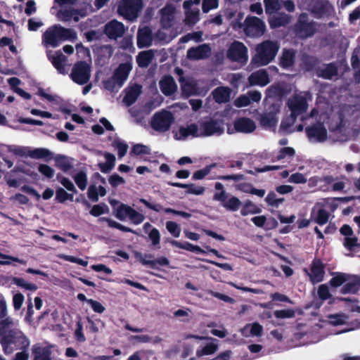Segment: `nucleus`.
I'll return each mask as SVG.
<instances>
[{
  "label": "nucleus",
  "mask_w": 360,
  "mask_h": 360,
  "mask_svg": "<svg viewBox=\"0 0 360 360\" xmlns=\"http://www.w3.org/2000/svg\"><path fill=\"white\" fill-rule=\"evenodd\" d=\"M317 23L313 20L309 21L307 13H301L293 25V32L296 37L300 39H307L313 37L317 31Z\"/></svg>",
  "instance_id": "obj_3"
},
{
  "label": "nucleus",
  "mask_w": 360,
  "mask_h": 360,
  "mask_svg": "<svg viewBox=\"0 0 360 360\" xmlns=\"http://www.w3.org/2000/svg\"><path fill=\"white\" fill-rule=\"evenodd\" d=\"M179 133L181 136L186 138L188 136H192L193 137H200L201 136V132L200 129H198V127L196 124H191L188 125L186 127H181L179 129Z\"/></svg>",
  "instance_id": "obj_39"
},
{
  "label": "nucleus",
  "mask_w": 360,
  "mask_h": 360,
  "mask_svg": "<svg viewBox=\"0 0 360 360\" xmlns=\"http://www.w3.org/2000/svg\"><path fill=\"white\" fill-rule=\"evenodd\" d=\"M154 58L153 50L143 51L136 56V63L139 67L146 68L151 63Z\"/></svg>",
  "instance_id": "obj_33"
},
{
  "label": "nucleus",
  "mask_w": 360,
  "mask_h": 360,
  "mask_svg": "<svg viewBox=\"0 0 360 360\" xmlns=\"http://www.w3.org/2000/svg\"><path fill=\"white\" fill-rule=\"evenodd\" d=\"M11 283L16 285L18 287H20L22 288L29 290L31 291H35L38 289V287L37 285H35L34 283H27L22 278L13 277L11 278Z\"/></svg>",
  "instance_id": "obj_51"
},
{
  "label": "nucleus",
  "mask_w": 360,
  "mask_h": 360,
  "mask_svg": "<svg viewBox=\"0 0 360 360\" xmlns=\"http://www.w3.org/2000/svg\"><path fill=\"white\" fill-rule=\"evenodd\" d=\"M132 69V65L129 62L120 63L115 70L112 76L119 82V86L122 87L127 79Z\"/></svg>",
  "instance_id": "obj_19"
},
{
  "label": "nucleus",
  "mask_w": 360,
  "mask_h": 360,
  "mask_svg": "<svg viewBox=\"0 0 360 360\" xmlns=\"http://www.w3.org/2000/svg\"><path fill=\"white\" fill-rule=\"evenodd\" d=\"M56 166L60 169L62 171L66 172L72 168V165L68 158L60 155L55 158Z\"/></svg>",
  "instance_id": "obj_49"
},
{
  "label": "nucleus",
  "mask_w": 360,
  "mask_h": 360,
  "mask_svg": "<svg viewBox=\"0 0 360 360\" xmlns=\"http://www.w3.org/2000/svg\"><path fill=\"white\" fill-rule=\"evenodd\" d=\"M135 258L143 265L148 266L153 269H160L158 266H167L169 261L166 257H160L155 259H151L153 257L152 254H142L140 252H134Z\"/></svg>",
  "instance_id": "obj_10"
},
{
  "label": "nucleus",
  "mask_w": 360,
  "mask_h": 360,
  "mask_svg": "<svg viewBox=\"0 0 360 360\" xmlns=\"http://www.w3.org/2000/svg\"><path fill=\"white\" fill-rule=\"evenodd\" d=\"M112 146L117 150V154L120 158H122L127 154L129 148L126 143L122 141L119 139H115L112 141Z\"/></svg>",
  "instance_id": "obj_54"
},
{
  "label": "nucleus",
  "mask_w": 360,
  "mask_h": 360,
  "mask_svg": "<svg viewBox=\"0 0 360 360\" xmlns=\"http://www.w3.org/2000/svg\"><path fill=\"white\" fill-rule=\"evenodd\" d=\"M110 210L108 205L104 202H101L100 204L94 205L89 211V214L94 217H99L101 214H108Z\"/></svg>",
  "instance_id": "obj_55"
},
{
  "label": "nucleus",
  "mask_w": 360,
  "mask_h": 360,
  "mask_svg": "<svg viewBox=\"0 0 360 360\" xmlns=\"http://www.w3.org/2000/svg\"><path fill=\"white\" fill-rule=\"evenodd\" d=\"M201 136H219L224 131V122L221 119L210 117L200 122Z\"/></svg>",
  "instance_id": "obj_8"
},
{
  "label": "nucleus",
  "mask_w": 360,
  "mask_h": 360,
  "mask_svg": "<svg viewBox=\"0 0 360 360\" xmlns=\"http://www.w3.org/2000/svg\"><path fill=\"white\" fill-rule=\"evenodd\" d=\"M142 86L140 84H134L126 91V94L123 98V102L127 106L134 104L141 93Z\"/></svg>",
  "instance_id": "obj_30"
},
{
  "label": "nucleus",
  "mask_w": 360,
  "mask_h": 360,
  "mask_svg": "<svg viewBox=\"0 0 360 360\" xmlns=\"http://www.w3.org/2000/svg\"><path fill=\"white\" fill-rule=\"evenodd\" d=\"M360 290V276L356 275H350V278L340 289V292L346 294H357Z\"/></svg>",
  "instance_id": "obj_22"
},
{
  "label": "nucleus",
  "mask_w": 360,
  "mask_h": 360,
  "mask_svg": "<svg viewBox=\"0 0 360 360\" xmlns=\"http://www.w3.org/2000/svg\"><path fill=\"white\" fill-rule=\"evenodd\" d=\"M166 229L174 237H179L181 233V228L177 223L172 221H167Z\"/></svg>",
  "instance_id": "obj_64"
},
{
  "label": "nucleus",
  "mask_w": 360,
  "mask_h": 360,
  "mask_svg": "<svg viewBox=\"0 0 360 360\" xmlns=\"http://www.w3.org/2000/svg\"><path fill=\"white\" fill-rule=\"evenodd\" d=\"M266 202L272 207H278L284 202L283 198H277L274 191H270L265 198Z\"/></svg>",
  "instance_id": "obj_56"
},
{
  "label": "nucleus",
  "mask_w": 360,
  "mask_h": 360,
  "mask_svg": "<svg viewBox=\"0 0 360 360\" xmlns=\"http://www.w3.org/2000/svg\"><path fill=\"white\" fill-rule=\"evenodd\" d=\"M211 49L208 44H203L196 47H191L187 51V58L192 60L205 59L209 57Z\"/></svg>",
  "instance_id": "obj_18"
},
{
  "label": "nucleus",
  "mask_w": 360,
  "mask_h": 360,
  "mask_svg": "<svg viewBox=\"0 0 360 360\" xmlns=\"http://www.w3.org/2000/svg\"><path fill=\"white\" fill-rule=\"evenodd\" d=\"M330 215V212L323 208L319 209L316 212L313 208L311 212V220L320 226H323L328 223Z\"/></svg>",
  "instance_id": "obj_32"
},
{
  "label": "nucleus",
  "mask_w": 360,
  "mask_h": 360,
  "mask_svg": "<svg viewBox=\"0 0 360 360\" xmlns=\"http://www.w3.org/2000/svg\"><path fill=\"white\" fill-rule=\"evenodd\" d=\"M349 274L342 272H335L333 273V276L330 280L329 283L333 288H338L349 281Z\"/></svg>",
  "instance_id": "obj_38"
},
{
  "label": "nucleus",
  "mask_w": 360,
  "mask_h": 360,
  "mask_svg": "<svg viewBox=\"0 0 360 360\" xmlns=\"http://www.w3.org/2000/svg\"><path fill=\"white\" fill-rule=\"evenodd\" d=\"M234 129L238 132L252 133L256 129L255 122L248 117H239L234 122Z\"/></svg>",
  "instance_id": "obj_20"
},
{
  "label": "nucleus",
  "mask_w": 360,
  "mask_h": 360,
  "mask_svg": "<svg viewBox=\"0 0 360 360\" xmlns=\"http://www.w3.org/2000/svg\"><path fill=\"white\" fill-rule=\"evenodd\" d=\"M103 87L105 89L109 91L110 92L117 91L121 87L119 86V82L112 75L108 79L104 80L103 82Z\"/></svg>",
  "instance_id": "obj_58"
},
{
  "label": "nucleus",
  "mask_w": 360,
  "mask_h": 360,
  "mask_svg": "<svg viewBox=\"0 0 360 360\" xmlns=\"http://www.w3.org/2000/svg\"><path fill=\"white\" fill-rule=\"evenodd\" d=\"M73 179L78 188L84 191L88 184V178L86 172L84 170L79 171L74 176Z\"/></svg>",
  "instance_id": "obj_46"
},
{
  "label": "nucleus",
  "mask_w": 360,
  "mask_h": 360,
  "mask_svg": "<svg viewBox=\"0 0 360 360\" xmlns=\"http://www.w3.org/2000/svg\"><path fill=\"white\" fill-rule=\"evenodd\" d=\"M245 32L248 35H262L265 31L264 22L257 17L247 18L245 21Z\"/></svg>",
  "instance_id": "obj_14"
},
{
  "label": "nucleus",
  "mask_w": 360,
  "mask_h": 360,
  "mask_svg": "<svg viewBox=\"0 0 360 360\" xmlns=\"http://www.w3.org/2000/svg\"><path fill=\"white\" fill-rule=\"evenodd\" d=\"M70 76L76 84L84 85L90 79L91 67L84 60L78 61L74 65Z\"/></svg>",
  "instance_id": "obj_7"
},
{
  "label": "nucleus",
  "mask_w": 360,
  "mask_h": 360,
  "mask_svg": "<svg viewBox=\"0 0 360 360\" xmlns=\"http://www.w3.org/2000/svg\"><path fill=\"white\" fill-rule=\"evenodd\" d=\"M295 311L292 309L276 310L274 312V315L276 319H290L295 316Z\"/></svg>",
  "instance_id": "obj_63"
},
{
  "label": "nucleus",
  "mask_w": 360,
  "mask_h": 360,
  "mask_svg": "<svg viewBox=\"0 0 360 360\" xmlns=\"http://www.w3.org/2000/svg\"><path fill=\"white\" fill-rule=\"evenodd\" d=\"M227 58L231 61L246 62L248 60V49L243 42L234 41L227 51Z\"/></svg>",
  "instance_id": "obj_11"
},
{
  "label": "nucleus",
  "mask_w": 360,
  "mask_h": 360,
  "mask_svg": "<svg viewBox=\"0 0 360 360\" xmlns=\"http://www.w3.org/2000/svg\"><path fill=\"white\" fill-rule=\"evenodd\" d=\"M216 167L215 163H212L209 165H206L203 169L195 171L193 174L192 179L193 180H202L203 179L207 174H209L211 170Z\"/></svg>",
  "instance_id": "obj_53"
},
{
  "label": "nucleus",
  "mask_w": 360,
  "mask_h": 360,
  "mask_svg": "<svg viewBox=\"0 0 360 360\" xmlns=\"http://www.w3.org/2000/svg\"><path fill=\"white\" fill-rule=\"evenodd\" d=\"M301 61L302 65L306 71L311 72L314 70L316 72L321 63V60L318 57L307 53L302 56Z\"/></svg>",
  "instance_id": "obj_26"
},
{
  "label": "nucleus",
  "mask_w": 360,
  "mask_h": 360,
  "mask_svg": "<svg viewBox=\"0 0 360 360\" xmlns=\"http://www.w3.org/2000/svg\"><path fill=\"white\" fill-rule=\"evenodd\" d=\"M59 35L62 41H74L77 39V36L76 32L71 28H65L58 25Z\"/></svg>",
  "instance_id": "obj_45"
},
{
  "label": "nucleus",
  "mask_w": 360,
  "mask_h": 360,
  "mask_svg": "<svg viewBox=\"0 0 360 360\" xmlns=\"http://www.w3.org/2000/svg\"><path fill=\"white\" fill-rule=\"evenodd\" d=\"M11 283L16 285L18 287H20L22 288L29 290L31 291H35L38 289V287L37 285H35L34 283H27L22 278L13 277L11 278Z\"/></svg>",
  "instance_id": "obj_52"
},
{
  "label": "nucleus",
  "mask_w": 360,
  "mask_h": 360,
  "mask_svg": "<svg viewBox=\"0 0 360 360\" xmlns=\"http://www.w3.org/2000/svg\"><path fill=\"white\" fill-rule=\"evenodd\" d=\"M305 133L310 141L324 142L328 138V131L323 122H316L305 127Z\"/></svg>",
  "instance_id": "obj_9"
},
{
  "label": "nucleus",
  "mask_w": 360,
  "mask_h": 360,
  "mask_svg": "<svg viewBox=\"0 0 360 360\" xmlns=\"http://www.w3.org/2000/svg\"><path fill=\"white\" fill-rule=\"evenodd\" d=\"M218 349L217 345L210 342L207 343L201 350L197 351V355L198 356L202 355H210L214 354Z\"/></svg>",
  "instance_id": "obj_62"
},
{
  "label": "nucleus",
  "mask_w": 360,
  "mask_h": 360,
  "mask_svg": "<svg viewBox=\"0 0 360 360\" xmlns=\"http://www.w3.org/2000/svg\"><path fill=\"white\" fill-rule=\"evenodd\" d=\"M152 31L149 27L140 30L137 34V46L139 48L148 47L152 44Z\"/></svg>",
  "instance_id": "obj_27"
},
{
  "label": "nucleus",
  "mask_w": 360,
  "mask_h": 360,
  "mask_svg": "<svg viewBox=\"0 0 360 360\" xmlns=\"http://www.w3.org/2000/svg\"><path fill=\"white\" fill-rule=\"evenodd\" d=\"M142 8V0H122L118 5L117 13L124 19L134 21Z\"/></svg>",
  "instance_id": "obj_5"
},
{
  "label": "nucleus",
  "mask_w": 360,
  "mask_h": 360,
  "mask_svg": "<svg viewBox=\"0 0 360 360\" xmlns=\"http://www.w3.org/2000/svg\"><path fill=\"white\" fill-rule=\"evenodd\" d=\"M125 32L122 22L116 20L108 22L104 27V33L111 39H117L121 37Z\"/></svg>",
  "instance_id": "obj_17"
},
{
  "label": "nucleus",
  "mask_w": 360,
  "mask_h": 360,
  "mask_svg": "<svg viewBox=\"0 0 360 360\" xmlns=\"http://www.w3.org/2000/svg\"><path fill=\"white\" fill-rule=\"evenodd\" d=\"M13 326V319L7 315V312L4 316L0 317V338L6 335L8 331L11 330L9 328Z\"/></svg>",
  "instance_id": "obj_44"
},
{
  "label": "nucleus",
  "mask_w": 360,
  "mask_h": 360,
  "mask_svg": "<svg viewBox=\"0 0 360 360\" xmlns=\"http://www.w3.org/2000/svg\"><path fill=\"white\" fill-rule=\"evenodd\" d=\"M241 206L240 214L242 216L259 214L262 212V210L250 200L245 201Z\"/></svg>",
  "instance_id": "obj_40"
},
{
  "label": "nucleus",
  "mask_w": 360,
  "mask_h": 360,
  "mask_svg": "<svg viewBox=\"0 0 360 360\" xmlns=\"http://www.w3.org/2000/svg\"><path fill=\"white\" fill-rule=\"evenodd\" d=\"M256 53L252 58L251 64L255 67L264 66L270 63L276 57L279 45L277 42L266 40L256 46Z\"/></svg>",
  "instance_id": "obj_2"
},
{
  "label": "nucleus",
  "mask_w": 360,
  "mask_h": 360,
  "mask_svg": "<svg viewBox=\"0 0 360 360\" xmlns=\"http://www.w3.org/2000/svg\"><path fill=\"white\" fill-rule=\"evenodd\" d=\"M105 162H99L98 167L101 172L103 174H108L111 172L115 165V156L108 152L104 154Z\"/></svg>",
  "instance_id": "obj_34"
},
{
  "label": "nucleus",
  "mask_w": 360,
  "mask_h": 360,
  "mask_svg": "<svg viewBox=\"0 0 360 360\" xmlns=\"http://www.w3.org/2000/svg\"><path fill=\"white\" fill-rule=\"evenodd\" d=\"M28 155L35 159L51 158L52 153L46 148H41L30 150Z\"/></svg>",
  "instance_id": "obj_47"
},
{
  "label": "nucleus",
  "mask_w": 360,
  "mask_h": 360,
  "mask_svg": "<svg viewBox=\"0 0 360 360\" xmlns=\"http://www.w3.org/2000/svg\"><path fill=\"white\" fill-rule=\"evenodd\" d=\"M325 68L319 67L316 70V75L319 77L325 79H332L333 77L337 76L338 74V68L335 63H330L325 64Z\"/></svg>",
  "instance_id": "obj_24"
},
{
  "label": "nucleus",
  "mask_w": 360,
  "mask_h": 360,
  "mask_svg": "<svg viewBox=\"0 0 360 360\" xmlns=\"http://www.w3.org/2000/svg\"><path fill=\"white\" fill-rule=\"evenodd\" d=\"M185 14V22L188 25H193L199 20V11L198 9H187Z\"/></svg>",
  "instance_id": "obj_57"
},
{
  "label": "nucleus",
  "mask_w": 360,
  "mask_h": 360,
  "mask_svg": "<svg viewBox=\"0 0 360 360\" xmlns=\"http://www.w3.org/2000/svg\"><path fill=\"white\" fill-rule=\"evenodd\" d=\"M59 32L58 25L49 27L42 34V43L46 46L57 47L62 42Z\"/></svg>",
  "instance_id": "obj_15"
},
{
  "label": "nucleus",
  "mask_w": 360,
  "mask_h": 360,
  "mask_svg": "<svg viewBox=\"0 0 360 360\" xmlns=\"http://www.w3.org/2000/svg\"><path fill=\"white\" fill-rule=\"evenodd\" d=\"M133 208L128 205L121 203L116 210L115 217L119 220H125L127 217H129Z\"/></svg>",
  "instance_id": "obj_48"
},
{
  "label": "nucleus",
  "mask_w": 360,
  "mask_h": 360,
  "mask_svg": "<svg viewBox=\"0 0 360 360\" xmlns=\"http://www.w3.org/2000/svg\"><path fill=\"white\" fill-rule=\"evenodd\" d=\"M212 94L216 103H225L230 100L231 89L227 86H219L214 89Z\"/></svg>",
  "instance_id": "obj_31"
},
{
  "label": "nucleus",
  "mask_w": 360,
  "mask_h": 360,
  "mask_svg": "<svg viewBox=\"0 0 360 360\" xmlns=\"http://www.w3.org/2000/svg\"><path fill=\"white\" fill-rule=\"evenodd\" d=\"M168 185L173 187L186 188V194H193L196 195H202L205 188L203 186H196L193 184H183L180 182L167 181Z\"/></svg>",
  "instance_id": "obj_28"
},
{
  "label": "nucleus",
  "mask_w": 360,
  "mask_h": 360,
  "mask_svg": "<svg viewBox=\"0 0 360 360\" xmlns=\"http://www.w3.org/2000/svg\"><path fill=\"white\" fill-rule=\"evenodd\" d=\"M287 105L291 111L290 116L294 119L305 112L308 108L306 98L300 95L293 96L288 101Z\"/></svg>",
  "instance_id": "obj_13"
},
{
  "label": "nucleus",
  "mask_w": 360,
  "mask_h": 360,
  "mask_svg": "<svg viewBox=\"0 0 360 360\" xmlns=\"http://www.w3.org/2000/svg\"><path fill=\"white\" fill-rule=\"evenodd\" d=\"M174 120V116L170 111L162 110L154 114L150 126L156 131L165 132L170 129Z\"/></svg>",
  "instance_id": "obj_6"
},
{
  "label": "nucleus",
  "mask_w": 360,
  "mask_h": 360,
  "mask_svg": "<svg viewBox=\"0 0 360 360\" xmlns=\"http://www.w3.org/2000/svg\"><path fill=\"white\" fill-rule=\"evenodd\" d=\"M310 12L318 19L330 16L334 8L328 0H316L310 5Z\"/></svg>",
  "instance_id": "obj_12"
},
{
  "label": "nucleus",
  "mask_w": 360,
  "mask_h": 360,
  "mask_svg": "<svg viewBox=\"0 0 360 360\" xmlns=\"http://www.w3.org/2000/svg\"><path fill=\"white\" fill-rule=\"evenodd\" d=\"M214 188L220 192H216L213 195V200L219 201L221 205L231 212H236L242 205V202L236 196H231L228 198L229 194L224 189V185L220 182L214 184Z\"/></svg>",
  "instance_id": "obj_4"
},
{
  "label": "nucleus",
  "mask_w": 360,
  "mask_h": 360,
  "mask_svg": "<svg viewBox=\"0 0 360 360\" xmlns=\"http://www.w3.org/2000/svg\"><path fill=\"white\" fill-rule=\"evenodd\" d=\"M172 245L174 247L186 250L195 253H205V251L199 246L194 245L188 242H179L177 240H172Z\"/></svg>",
  "instance_id": "obj_41"
},
{
  "label": "nucleus",
  "mask_w": 360,
  "mask_h": 360,
  "mask_svg": "<svg viewBox=\"0 0 360 360\" xmlns=\"http://www.w3.org/2000/svg\"><path fill=\"white\" fill-rule=\"evenodd\" d=\"M148 238L155 248L159 249L160 248V233L158 229L152 228L148 233Z\"/></svg>",
  "instance_id": "obj_60"
},
{
  "label": "nucleus",
  "mask_w": 360,
  "mask_h": 360,
  "mask_svg": "<svg viewBox=\"0 0 360 360\" xmlns=\"http://www.w3.org/2000/svg\"><path fill=\"white\" fill-rule=\"evenodd\" d=\"M260 124L264 127H274L277 123L276 112H269L261 115Z\"/></svg>",
  "instance_id": "obj_42"
},
{
  "label": "nucleus",
  "mask_w": 360,
  "mask_h": 360,
  "mask_svg": "<svg viewBox=\"0 0 360 360\" xmlns=\"http://www.w3.org/2000/svg\"><path fill=\"white\" fill-rule=\"evenodd\" d=\"M281 0H264L265 10L267 13H271L281 8Z\"/></svg>",
  "instance_id": "obj_61"
},
{
  "label": "nucleus",
  "mask_w": 360,
  "mask_h": 360,
  "mask_svg": "<svg viewBox=\"0 0 360 360\" xmlns=\"http://www.w3.org/2000/svg\"><path fill=\"white\" fill-rule=\"evenodd\" d=\"M67 60V57L62 53H56V56L51 57V61L53 67L57 70L60 74H66V69L65 62Z\"/></svg>",
  "instance_id": "obj_35"
},
{
  "label": "nucleus",
  "mask_w": 360,
  "mask_h": 360,
  "mask_svg": "<svg viewBox=\"0 0 360 360\" xmlns=\"http://www.w3.org/2000/svg\"><path fill=\"white\" fill-rule=\"evenodd\" d=\"M139 202L144 205L147 208L159 212L163 210L166 214H173L176 215L178 210H174L170 207L163 208L160 204H152L144 198H141Z\"/></svg>",
  "instance_id": "obj_37"
},
{
  "label": "nucleus",
  "mask_w": 360,
  "mask_h": 360,
  "mask_svg": "<svg viewBox=\"0 0 360 360\" xmlns=\"http://www.w3.org/2000/svg\"><path fill=\"white\" fill-rule=\"evenodd\" d=\"M288 90L281 84H276L270 86L266 91L268 98H272L278 101L281 100L287 94Z\"/></svg>",
  "instance_id": "obj_29"
},
{
  "label": "nucleus",
  "mask_w": 360,
  "mask_h": 360,
  "mask_svg": "<svg viewBox=\"0 0 360 360\" xmlns=\"http://www.w3.org/2000/svg\"><path fill=\"white\" fill-rule=\"evenodd\" d=\"M3 351L6 354H12L15 350L28 349L30 340L19 329L13 328L8 331L6 335L0 338Z\"/></svg>",
  "instance_id": "obj_1"
},
{
  "label": "nucleus",
  "mask_w": 360,
  "mask_h": 360,
  "mask_svg": "<svg viewBox=\"0 0 360 360\" xmlns=\"http://www.w3.org/2000/svg\"><path fill=\"white\" fill-rule=\"evenodd\" d=\"M33 354H34V360H51V351L47 347H35L32 349Z\"/></svg>",
  "instance_id": "obj_43"
},
{
  "label": "nucleus",
  "mask_w": 360,
  "mask_h": 360,
  "mask_svg": "<svg viewBox=\"0 0 360 360\" xmlns=\"http://www.w3.org/2000/svg\"><path fill=\"white\" fill-rule=\"evenodd\" d=\"M290 17L288 15L281 13L276 15L273 16L269 21V25L271 28H277L283 26H286L290 22Z\"/></svg>",
  "instance_id": "obj_36"
},
{
  "label": "nucleus",
  "mask_w": 360,
  "mask_h": 360,
  "mask_svg": "<svg viewBox=\"0 0 360 360\" xmlns=\"http://www.w3.org/2000/svg\"><path fill=\"white\" fill-rule=\"evenodd\" d=\"M295 63V51L292 49H284L279 58V65L283 69H289Z\"/></svg>",
  "instance_id": "obj_23"
},
{
  "label": "nucleus",
  "mask_w": 360,
  "mask_h": 360,
  "mask_svg": "<svg viewBox=\"0 0 360 360\" xmlns=\"http://www.w3.org/2000/svg\"><path fill=\"white\" fill-rule=\"evenodd\" d=\"M345 248L350 252H355L356 248H360V243H358V238L356 236L345 237L343 243Z\"/></svg>",
  "instance_id": "obj_59"
},
{
  "label": "nucleus",
  "mask_w": 360,
  "mask_h": 360,
  "mask_svg": "<svg viewBox=\"0 0 360 360\" xmlns=\"http://www.w3.org/2000/svg\"><path fill=\"white\" fill-rule=\"evenodd\" d=\"M162 93L167 96H172L177 90V85L171 75H165L159 82Z\"/></svg>",
  "instance_id": "obj_21"
},
{
  "label": "nucleus",
  "mask_w": 360,
  "mask_h": 360,
  "mask_svg": "<svg viewBox=\"0 0 360 360\" xmlns=\"http://www.w3.org/2000/svg\"><path fill=\"white\" fill-rule=\"evenodd\" d=\"M310 273L307 272L313 284L321 282L325 275V265L320 259H315L311 265Z\"/></svg>",
  "instance_id": "obj_16"
},
{
  "label": "nucleus",
  "mask_w": 360,
  "mask_h": 360,
  "mask_svg": "<svg viewBox=\"0 0 360 360\" xmlns=\"http://www.w3.org/2000/svg\"><path fill=\"white\" fill-rule=\"evenodd\" d=\"M248 80L251 85H259L260 86H264L270 82L269 74L264 70H260L252 73Z\"/></svg>",
  "instance_id": "obj_25"
},
{
  "label": "nucleus",
  "mask_w": 360,
  "mask_h": 360,
  "mask_svg": "<svg viewBox=\"0 0 360 360\" xmlns=\"http://www.w3.org/2000/svg\"><path fill=\"white\" fill-rule=\"evenodd\" d=\"M78 13V9L70 7L68 8H63L58 11V18L64 22H69L75 14Z\"/></svg>",
  "instance_id": "obj_50"
}]
</instances>
